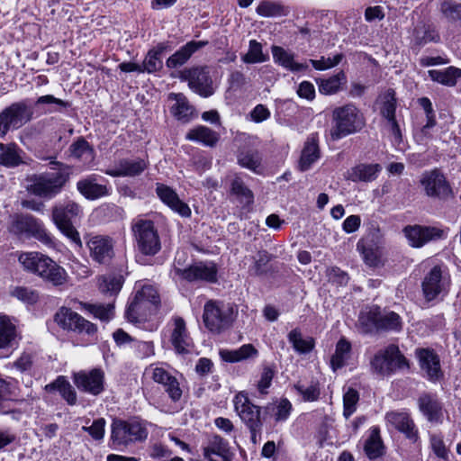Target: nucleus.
<instances>
[{
    "label": "nucleus",
    "instance_id": "864d4df0",
    "mask_svg": "<svg viewBox=\"0 0 461 461\" xmlns=\"http://www.w3.org/2000/svg\"><path fill=\"white\" fill-rule=\"evenodd\" d=\"M98 288L104 294H117L124 283L123 276L119 274L109 273L102 275L97 279Z\"/></svg>",
    "mask_w": 461,
    "mask_h": 461
},
{
    "label": "nucleus",
    "instance_id": "f704fd0d",
    "mask_svg": "<svg viewBox=\"0 0 461 461\" xmlns=\"http://www.w3.org/2000/svg\"><path fill=\"white\" fill-rule=\"evenodd\" d=\"M207 44L208 41H191L187 42L167 59V68H176L184 65L194 52Z\"/></svg>",
    "mask_w": 461,
    "mask_h": 461
},
{
    "label": "nucleus",
    "instance_id": "f8f14e48",
    "mask_svg": "<svg viewBox=\"0 0 461 461\" xmlns=\"http://www.w3.org/2000/svg\"><path fill=\"white\" fill-rule=\"evenodd\" d=\"M32 113L24 102L14 103L0 113V137L9 131L23 127L32 119Z\"/></svg>",
    "mask_w": 461,
    "mask_h": 461
},
{
    "label": "nucleus",
    "instance_id": "2f4dec72",
    "mask_svg": "<svg viewBox=\"0 0 461 461\" xmlns=\"http://www.w3.org/2000/svg\"><path fill=\"white\" fill-rule=\"evenodd\" d=\"M237 160L241 167L247 168L255 174H261L263 171L262 156L255 147H242L238 152Z\"/></svg>",
    "mask_w": 461,
    "mask_h": 461
},
{
    "label": "nucleus",
    "instance_id": "c756f323",
    "mask_svg": "<svg viewBox=\"0 0 461 461\" xmlns=\"http://www.w3.org/2000/svg\"><path fill=\"white\" fill-rule=\"evenodd\" d=\"M68 152L70 158L84 167H94L96 154L94 147L84 137H77L68 147Z\"/></svg>",
    "mask_w": 461,
    "mask_h": 461
},
{
    "label": "nucleus",
    "instance_id": "5701e85b",
    "mask_svg": "<svg viewBox=\"0 0 461 461\" xmlns=\"http://www.w3.org/2000/svg\"><path fill=\"white\" fill-rule=\"evenodd\" d=\"M176 273L187 282L217 281V267L213 263H198L185 269L177 268Z\"/></svg>",
    "mask_w": 461,
    "mask_h": 461
},
{
    "label": "nucleus",
    "instance_id": "9d476101",
    "mask_svg": "<svg viewBox=\"0 0 461 461\" xmlns=\"http://www.w3.org/2000/svg\"><path fill=\"white\" fill-rule=\"evenodd\" d=\"M152 380L160 384L175 404L180 403L183 391L176 377L177 372L165 363L152 364L147 369Z\"/></svg>",
    "mask_w": 461,
    "mask_h": 461
},
{
    "label": "nucleus",
    "instance_id": "f257e3e1",
    "mask_svg": "<svg viewBox=\"0 0 461 461\" xmlns=\"http://www.w3.org/2000/svg\"><path fill=\"white\" fill-rule=\"evenodd\" d=\"M50 171L34 174L29 177L27 190L29 193L46 199H51L60 193L69 177V166L51 159Z\"/></svg>",
    "mask_w": 461,
    "mask_h": 461
},
{
    "label": "nucleus",
    "instance_id": "58836bf2",
    "mask_svg": "<svg viewBox=\"0 0 461 461\" xmlns=\"http://www.w3.org/2000/svg\"><path fill=\"white\" fill-rule=\"evenodd\" d=\"M293 411V405L287 398H280L264 407L265 417L271 416L276 423L286 421Z\"/></svg>",
    "mask_w": 461,
    "mask_h": 461
},
{
    "label": "nucleus",
    "instance_id": "ea45409f",
    "mask_svg": "<svg viewBox=\"0 0 461 461\" xmlns=\"http://www.w3.org/2000/svg\"><path fill=\"white\" fill-rule=\"evenodd\" d=\"M185 138L191 141L212 148L218 143L220 135L218 132L206 126L199 125L189 130Z\"/></svg>",
    "mask_w": 461,
    "mask_h": 461
},
{
    "label": "nucleus",
    "instance_id": "4be33fe9",
    "mask_svg": "<svg viewBox=\"0 0 461 461\" xmlns=\"http://www.w3.org/2000/svg\"><path fill=\"white\" fill-rule=\"evenodd\" d=\"M18 347L15 325L5 314H0V358L8 357Z\"/></svg>",
    "mask_w": 461,
    "mask_h": 461
},
{
    "label": "nucleus",
    "instance_id": "09e8293b",
    "mask_svg": "<svg viewBox=\"0 0 461 461\" xmlns=\"http://www.w3.org/2000/svg\"><path fill=\"white\" fill-rule=\"evenodd\" d=\"M428 74L434 82L447 86H455L461 77V68L450 66L444 69H430Z\"/></svg>",
    "mask_w": 461,
    "mask_h": 461
},
{
    "label": "nucleus",
    "instance_id": "8fccbe9b",
    "mask_svg": "<svg viewBox=\"0 0 461 461\" xmlns=\"http://www.w3.org/2000/svg\"><path fill=\"white\" fill-rule=\"evenodd\" d=\"M287 339L292 345L294 350L300 355H306L310 353L315 346L313 338L310 336H303L301 330L298 328L292 330L288 333Z\"/></svg>",
    "mask_w": 461,
    "mask_h": 461
},
{
    "label": "nucleus",
    "instance_id": "bb28decb",
    "mask_svg": "<svg viewBox=\"0 0 461 461\" xmlns=\"http://www.w3.org/2000/svg\"><path fill=\"white\" fill-rule=\"evenodd\" d=\"M203 451V456L209 461H231L232 459L229 443L218 435L208 438Z\"/></svg>",
    "mask_w": 461,
    "mask_h": 461
},
{
    "label": "nucleus",
    "instance_id": "13d9d810",
    "mask_svg": "<svg viewBox=\"0 0 461 461\" xmlns=\"http://www.w3.org/2000/svg\"><path fill=\"white\" fill-rule=\"evenodd\" d=\"M246 64L263 63L269 59L267 53L263 52L262 44L256 40H250L248 52L241 58Z\"/></svg>",
    "mask_w": 461,
    "mask_h": 461
},
{
    "label": "nucleus",
    "instance_id": "4468645a",
    "mask_svg": "<svg viewBox=\"0 0 461 461\" xmlns=\"http://www.w3.org/2000/svg\"><path fill=\"white\" fill-rule=\"evenodd\" d=\"M420 185L430 198L447 200L452 195V189L444 174L438 168L425 171Z\"/></svg>",
    "mask_w": 461,
    "mask_h": 461
},
{
    "label": "nucleus",
    "instance_id": "052dcab7",
    "mask_svg": "<svg viewBox=\"0 0 461 461\" xmlns=\"http://www.w3.org/2000/svg\"><path fill=\"white\" fill-rule=\"evenodd\" d=\"M257 14L262 17H280L286 15L285 8L276 2L262 1L256 9Z\"/></svg>",
    "mask_w": 461,
    "mask_h": 461
},
{
    "label": "nucleus",
    "instance_id": "6ab92c4d",
    "mask_svg": "<svg viewBox=\"0 0 461 461\" xmlns=\"http://www.w3.org/2000/svg\"><path fill=\"white\" fill-rule=\"evenodd\" d=\"M415 355L423 375L429 381L437 383L443 379L444 373L441 369L440 358L434 349L417 348Z\"/></svg>",
    "mask_w": 461,
    "mask_h": 461
},
{
    "label": "nucleus",
    "instance_id": "1a4fd4ad",
    "mask_svg": "<svg viewBox=\"0 0 461 461\" xmlns=\"http://www.w3.org/2000/svg\"><path fill=\"white\" fill-rule=\"evenodd\" d=\"M371 370L379 375H390L400 369L408 367L405 357L395 345H389L379 350L370 361Z\"/></svg>",
    "mask_w": 461,
    "mask_h": 461
},
{
    "label": "nucleus",
    "instance_id": "393cba45",
    "mask_svg": "<svg viewBox=\"0 0 461 461\" xmlns=\"http://www.w3.org/2000/svg\"><path fill=\"white\" fill-rule=\"evenodd\" d=\"M171 343L177 354H188L192 350V339L187 332L185 322L181 317L172 319Z\"/></svg>",
    "mask_w": 461,
    "mask_h": 461
},
{
    "label": "nucleus",
    "instance_id": "7c9ffc66",
    "mask_svg": "<svg viewBox=\"0 0 461 461\" xmlns=\"http://www.w3.org/2000/svg\"><path fill=\"white\" fill-rule=\"evenodd\" d=\"M271 51L274 62L288 71L300 72L308 68L307 64L296 61L294 53L289 50L273 45Z\"/></svg>",
    "mask_w": 461,
    "mask_h": 461
},
{
    "label": "nucleus",
    "instance_id": "680f3d73",
    "mask_svg": "<svg viewBox=\"0 0 461 461\" xmlns=\"http://www.w3.org/2000/svg\"><path fill=\"white\" fill-rule=\"evenodd\" d=\"M359 400L358 392L353 388H348L343 395V415L348 419L357 410Z\"/></svg>",
    "mask_w": 461,
    "mask_h": 461
},
{
    "label": "nucleus",
    "instance_id": "774afa93",
    "mask_svg": "<svg viewBox=\"0 0 461 461\" xmlns=\"http://www.w3.org/2000/svg\"><path fill=\"white\" fill-rule=\"evenodd\" d=\"M440 11L449 21H461V4L453 1H444L440 5Z\"/></svg>",
    "mask_w": 461,
    "mask_h": 461
},
{
    "label": "nucleus",
    "instance_id": "338daca9",
    "mask_svg": "<svg viewBox=\"0 0 461 461\" xmlns=\"http://www.w3.org/2000/svg\"><path fill=\"white\" fill-rule=\"evenodd\" d=\"M86 309L91 312L95 318L101 321H109L113 316V305L107 304H86Z\"/></svg>",
    "mask_w": 461,
    "mask_h": 461
},
{
    "label": "nucleus",
    "instance_id": "f03ea898",
    "mask_svg": "<svg viewBox=\"0 0 461 461\" xmlns=\"http://www.w3.org/2000/svg\"><path fill=\"white\" fill-rule=\"evenodd\" d=\"M23 267L54 286H62L68 283V275L49 256L37 251L23 252L18 258Z\"/></svg>",
    "mask_w": 461,
    "mask_h": 461
},
{
    "label": "nucleus",
    "instance_id": "37998d69",
    "mask_svg": "<svg viewBox=\"0 0 461 461\" xmlns=\"http://www.w3.org/2000/svg\"><path fill=\"white\" fill-rule=\"evenodd\" d=\"M352 357V346L350 341L341 337L336 343L335 352L331 356L330 365L335 371L347 366Z\"/></svg>",
    "mask_w": 461,
    "mask_h": 461
},
{
    "label": "nucleus",
    "instance_id": "6e6552de",
    "mask_svg": "<svg viewBox=\"0 0 461 461\" xmlns=\"http://www.w3.org/2000/svg\"><path fill=\"white\" fill-rule=\"evenodd\" d=\"M149 431L143 421L137 419L114 420L112 423L111 440L114 447H127L144 441Z\"/></svg>",
    "mask_w": 461,
    "mask_h": 461
},
{
    "label": "nucleus",
    "instance_id": "b1692460",
    "mask_svg": "<svg viewBox=\"0 0 461 461\" xmlns=\"http://www.w3.org/2000/svg\"><path fill=\"white\" fill-rule=\"evenodd\" d=\"M156 194L160 201L174 212L184 218L191 216L192 212L189 205L179 198L178 194L172 187L165 184L157 183Z\"/></svg>",
    "mask_w": 461,
    "mask_h": 461
},
{
    "label": "nucleus",
    "instance_id": "a211bd4d",
    "mask_svg": "<svg viewBox=\"0 0 461 461\" xmlns=\"http://www.w3.org/2000/svg\"><path fill=\"white\" fill-rule=\"evenodd\" d=\"M403 233L409 244L414 248H421L431 240H442L447 237L445 230L434 226H407L403 229Z\"/></svg>",
    "mask_w": 461,
    "mask_h": 461
},
{
    "label": "nucleus",
    "instance_id": "bf43d9fd",
    "mask_svg": "<svg viewBox=\"0 0 461 461\" xmlns=\"http://www.w3.org/2000/svg\"><path fill=\"white\" fill-rule=\"evenodd\" d=\"M231 193L238 197L240 203L244 205H250L254 202V195L250 189H249L242 179L236 176L230 184Z\"/></svg>",
    "mask_w": 461,
    "mask_h": 461
},
{
    "label": "nucleus",
    "instance_id": "0eeeda50",
    "mask_svg": "<svg viewBox=\"0 0 461 461\" xmlns=\"http://www.w3.org/2000/svg\"><path fill=\"white\" fill-rule=\"evenodd\" d=\"M9 230L21 238L32 237L49 248H58V240L45 229L41 221L32 215H15L12 220Z\"/></svg>",
    "mask_w": 461,
    "mask_h": 461
},
{
    "label": "nucleus",
    "instance_id": "ddd939ff",
    "mask_svg": "<svg viewBox=\"0 0 461 461\" xmlns=\"http://www.w3.org/2000/svg\"><path fill=\"white\" fill-rule=\"evenodd\" d=\"M234 410L247 428L263 426L266 417L261 416L262 408L254 404L244 391L233 399Z\"/></svg>",
    "mask_w": 461,
    "mask_h": 461
},
{
    "label": "nucleus",
    "instance_id": "72a5a7b5",
    "mask_svg": "<svg viewBox=\"0 0 461 461\" xmlns=\"http://www.w3.org/2000/svg\"><path fill=\"white\" fill-rule=\"evenodd\" d=\"M315 82L318 86L320 94L324 95H332L344 89L348 79L345 72L340 70L328 77H318L315 79Z\"/></svg>",
    "mask_w": 461,
    "mask_h": 461
},
{
    "label": "nucleus",
    "instance_id": "423d86ee",
    "mask_svg": "<svg viewBox=\"0 0 461 461\" xmlns=\"http://www.w3.org/2000/svg\"><path fill=\"white\" fill-rule=\"evenodd\" d=\"M237 313L238 309L234 303L209 300L203 306V321L209 331L220 334L231 326Z\"/></svg>",
    "mask_w": 461,
    "mask_h": 461
},
{
    "label": "nucleus",
    "instance_id": "4d7b16f0",
    "mask_svg": "<svg viewBox=\"0 0 461 461\" xmlns=\"http://www.w3.org/2000/svg\"><path fill=\"white\" fill-rule=\"evenodd\" d=\"M402 329V321L394 312H380L378 331L399 332Z\"/></svg>",
    "mask_w": 461,
    "mask_h": 461
},
{
    "label": "nucleus",
    "instance_id": "3c124183",
    "mask_svg": "<svg viewBox=\"0 0 461 461\" xmlns=\"http://www.w3.org/2000/svg\"><path fill=\"white\" fill-rule=\"evenodd\" d=\"M293 389L296 392L301 402H314L321 397V385L318 381L312 380L309 383L298 382Z\"/></svg>",
    "mask_w": 461,
    "mask_h": 461
},
{
    "label": "nucleus",
    "instance_id": "9b49d317",
    "mask_svg": "<svg viewBox=\"0 0 461 461\" xmlns=\"http://www.w3.org/2000/svg\"><path fill=\"white\" fill-rule=\"evenodd\" d=\"M450 278L443 275L441 267H433L423 278L421 287L427 302L442 301L449 293Z\"/></svg>",
    "mask_w": 461,
    "mask_h": 461
},
{
    "label": "nucleus",
    "instance_id": "a18cd8bd",
    "mask_svg": "<svg viewBox=\"0 0 461 461\" xmlns=\"http://www.w3.org/2000/svg\"><path fill=\"white\" fill-rule=\"evenodd\" d=\"M168 99L174 101L175 104L171 106V113L178 121L188 122L190 121L194 108L189 104L186 97L181 93H171Z\"/></svg>",
    "mask_w": 461,
    "mask_h": 461
},
{
    "label": "nucleus",
    "instance_id": "dca6fc26",
    "mask_svg": "<svg viewBox=\"0 0 461 461\" xmlns=\"http://www.w3.org/2000/svg\"><path fill=\"white\" fill-rule=\"evenodd\" d=\"M85 240L93 261L100 265H106L112 260L114 251L111 237L90 233L85 236Z\"/></svg>",
    "mask_w": 461,
    "mask_h": 461
},
{
    "label": "nucleus",
    "instance_id": "2eb2a0df",
    "mask_svg": "<svg viewBox=\"0 0 461 461\" xmlns=\"http://www.w3.org/2000/svg\"><path fill=\"white\" fill-rule=\"evenodd\" d=\"M55 321L64 330L94 336L96 326L69 308L62 307L55 314Z\"/></svg>",
    "mask_w": 461,
    "mask_h": 461
},
{
    "label": "nucleus",
    "instance_id": "0e129e2a",
    "mask_svg": "<svg viewBox=\"0 0 461 461\" xmlns=\"http://www.w3.org/2000/svg\"><path fill=\"white\" fill-rule=\"evenodd\" d=\"M131 348L133 350L134 355L140 359L148 358L155 355V346L153 341L135 339L132 341Z\"/></svg>",
    "mask_w": 461,
    "mask_h": 461
},
{
    "label": "nucleus",
    "instance_id": "39448f33",
    "mask_svg": "<svg viewBox=\"0 0 461 461\" xmlns=\"http://www.w3.org/2000/svg\"><path fill=\"white\" fill-rule=\"evenodd\" d=\"M131 230L138 253L153 257L160 251L161 240L153 221L139 216L131 221Z\"/></svg>",
    "mask_w": 461,
    "mask_h": 461
},
{
    "label": "nucleus",
    "instance_id": "e433bc0d",
    "mask_svg": "<svg viewBox=\"0 0 461 461\" xmlns=\"http://www.w3.org/2000/svg\"><path fill=\"white\" fill-rule=\"evenodd\" d=\"M219 356L224 362L237 363L256 358L258 356V351L252 344H244L236 349H220Z\"/></svg>",
    "mask_w": 461,
    "mask_h": 461
},
{
    "label": "nucleus",
    "instance_id": "a878e982",
    "mask_svg": "<svg viewBox=\"0 0 461 461\" xmlns=\"http://www.w3.org/2000/svg\"><path fill=\"white\" fill-rule=\"evenodd\" d=\"M82 214L81 206L71 200L59 202L52 208V221L56 226L72 224V221L80 218Z\"/></svg>",
    "mask_w": 461,
    "mask_h": 461
},
{
    "label": "nucleus",
    "instance_id": "e2e57ef3",
    "mask_svg": "<svg viewBox=\"0 0 461 461\" xmlns=\"http://www.w3.org/2000/svg\"><path fill=\"white\" fill-rule=\"evenodd\" d=\"M173 456L172 449L161 442L150 444L148 447V456L157 461H165Z\"/></svg>",
    "mask_w": 461,
    "mask_h": 461
},
{
    "label": "nucleus",
    "instance_id": "6e6d98bb",
    "mask_svg": "<svg viewBox=\"0 0 461 461\" xmlns=\"http://www.w3.org/2000/svg\"><path fill=\"white\" fill-rule=\"evenodd\" d=\"M21 149L14 143H0V165L6 167H14L19 166L23 159L21 158Z\"/></svg>",
    "mask_w": 461,
    "mask_h": 461
},
{
    "label": "nucleus",
    "instance_id": "4c0bfd02",
    "mask_svg": "<svg viewBox=\"0 0 461 461\" xmlns=\"http://www.w3.org/2000/svg\"><path fill=\"white\" fill-rule=\"evenodd\" d=\"M419 408L429 421L442 420V405L435 395L423 394L419 398Z\"/></svg>",
    "mask_w": 461,
    "mask_h": 461
},
{
    "label": "nucleus",
    "instance_id": "a19ab883",
    "mask_svg": "<svg viewBox=\"0 0 461 461\" xmlns=\"http://www.w3.org/2000/svg\"><path fill=\"white\" fill-rule=\"evenodd\" d=\"M380 171L378 164H358L348 172L347 178L352 182H372Z\"/></svg>",
    "mask_w": 461,
    "mask_h": 461
},
{
    "label": "nucleus",
    "instance_id": "f3484780",
    "mask_svg": "<svg viewBox=\"0 0 461 461\" xmlns=\"http://www.w3.org/2000/svg\"><path fill=\"white\" fill-rule=\"evenodd\" d=\"M181 78L186 80L189 87L202 97H209L214 93L210 72L206 67L185 69Z\"/></svg>",
    "mask_w": 461,
    "mask_h": 461
},
{
    "label": "nucleus",
    "instance_id": "412c9836",
    "mask_svg": "<svg viewBox=\"0 0 461 461\" xmlns=\"http://www.w3.org/2000/svg\"><path fill=\"white\" fill-rule=\"evenodd\" d=\"M149 166V160L143 158H125L117 161L114 167L105 170L113 177H134L142 174Z\"/></svg>",
    "mask_w": 461,
    "mask_h": 461
},
{
    "label": "nucleus",
    "instance_id": "49530a36",
    "mask_svg": "<svg viewBox=\"0 0 461 461\" xmlns=\"http://www.w3.org/2000/svg\"><path fill=\"white\" fill-rule=\"evenodd\" d=\"M364 451L369 459H375L384 455V446L380 436V429L372 427L364 443Z\"/></svg>",
    "mask_w": 461,
    "mask_h": 461
},
{
    "label": "nucleus",
    "instance_id": "473e14b6",
    "mask_svg": "<svg viewBox=\"0 0 461 461\" xmlns=\"http://www.w3.org/2000/svg\"><path fill=\"white\" fill-rule=\"evenodd\" d=\"M171 50L168 42H160L149 50L141 63V68L149 74L156 73L163 68L162 56Z\"/></svg>",
    "mask_w": 461,
    "mask_h": 461
},
{
    "label": "nucleus",
    "instance_id": "20e7f679",
    "mask_svg": "<svg viewBox=\"0 0 461 461\" xmlns=\"http://www.w3.org/2000/svg\"><path fill=\"white\" fill-rule=\"evenodd\" d=\"M366 125L362 112L352 103L338 106L332 111L330 136L339 140L359 132Z\"/></svg>",
    "mask_w": 461,
    "mask_h": 461
},
{
    "label": "nucleus",
    "instance_id": "7ed1b4c3",
    "mask_svg": "<svg viewBox=\"0 0 461 461\" xmlns=\"http://www.w3.org/2000/svg\"><path fill=\"white\" fill-rule=\"evenodd\" d=\"M159 303L157 289L151 285H144L129 302L125 317L137 326L144 325L146 321H153L152 316L157 312Z\"/></svg>",
    "mask_w": 461,
    "mask_h": 461
},
{
    "label": "nucleus",
    "instance_id": "c85d7f7f",
    "mask_svg": "<svg viewBox=\"0 0 461 461\" xmlns=\"http://www.w3.org/2000/svg\"><path fill=\"white\" fill-rule=\"evenodd\" d=\"M106 182L97 175H90L77 183L78 192L88 200H95L109 194L110 187L99 180Z\"/></svg>",
    "mask_w": 461,
    "mask_h": 461
},
{
    "label": "nucleus",
    "instance_id": "c03bdc74",
    "mask_svg": "<svg viewBox=\"0 0 461 461\" xmlns=\"http://www.w3.org/2000/svg\"><path fill=\"white\" fill-rule=\"evenodd\" d=\"M380 312V307L376 305H373L360 312L358 324L363 333L370 334L378 332Z\"/></svg>",
    "mask_w": 461,
    "mask_h": 461
},
{
    "label": "nucleus",
    "instance_id": "c9c22d12",
    "mask_svg": "<svg viewBox=\"0 0 461 461\" xmlns=\"http://www.w3.org/2000/svg\"><path fill=\"white\" fill-rule=\"evenodd\" d=\"M320 158L318 139L315 135L309 136L304 143L299 160L298 167L301 171L309 170Z\"/></svg>",
    "mask_w": 461,
    "mask_h": 461
},
{
    "label": "nucleus",
    "instance_id": "69168bd1",
    "mask_svg": "<svg viewBox=\"0 0 461 461\" xmlns=\"http://www.w3.org/2000/svg\"><path fill=\"white\" fill-rule=\"evenodd\" d=\"M429 444L433 453L441 459H448V448L447 447L443 436L440 433H433L429 436Z\"/></svg>",
    "mask_w": 461,
    "mask_h": 461
},
{
    "label": "nucleus",
    "instance_id": "cd10ccee",
    "mask_svg": "<svg viewBox=\"0 0 461 461\" xmlns=\"http://www.w3.org/2000/svg\"><path fill=\"white\" fill-rule=\"evenodd\" d=\"M385 420L388 425L403 433L407 438L415 442L418 436V429L406 411H390L385 415Z\"/></svg>",
    "mask_w": 461,
    "mask_h": 461
},
{
    "label": "nucleus",
    "instance_id": "5fc2aeb1",
    "mask_svg": "<svg viewBox=\"0 0 461 461\" xmlns=\"http://www.w3.org/2000/svg\"><path fill=\"white\" fill-rule=\"evenodd\" d=\"M440 37L438 32L430 25H418L414 28L411 43L419 48L429 42H438Z\"/></svg>",
    "mask_w": 461,
    "mask_h": 461
},
{
    "label": "nucleus",
    "instance_id": "79ce46f5",
    "mask_svg": "<svg viewBox=\"0 0 461 461\" xmlns=\"http://www.w3.org/2000/svg\"><path fill=\"white\" fill-rule=\"evenodd\" d=\"M16 389V381L11 377L3 378L0 376V413L1 414H11L12 419L20 420L22 416L21 411H11L5 409L4 402L11 399L14 394Z\"/></svg>",
    "mask_w": 461,
    "mask_h": 461
},
{
    "label": "nucleus",
    "instance_id": "de8ad7c7",
    "mask_svg": "<svg viewBox=\"0 0 461 461\" xmlns=\"http://www.w3.org/2000/svg\"><path fill=\"white\" fill-rule=\"evenodd\" d=\"M35 106L41 113L50 114L54 113H62L70 106V103L57 98L52 95H45L37 98Z\"/></svg>",
    "mask_w": 461,
    "mask_h": 461
},
{
    "label": "nucleus",
    "instance_id": "603ef678",
    "mask_svg": "<svg viewBox=\"0 0 461 461\" xmlns=\"http://www.w3.org/2000/svg\"><path fill=\"white\" fill-rule=\"evenodd\" d=\"M45 390L49 393L59 392L69 405H74L77 402L76 391L65 376H58L55 381L45 386Z\"/></svg>",
    "mask_w": 461,
    "mask_h": 461
},
{
    "label": "nucleus",
    "instance_id": "aec40b11",
    "mask_svg": "<svg viewBox=\"0 0 461 461\" xmlns=\"http://www.w3.org/2000/svg\"><path fill=\"white\" fill-rule=\"evenodd\" d=\"M73 382L79 391L96 396L104 390V373L99 368L83 370L73 375Z\"/></svg>",
    "mask_w": 461,
    "mask_h": 461
}]
</instances>
